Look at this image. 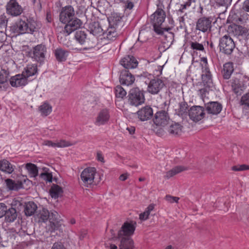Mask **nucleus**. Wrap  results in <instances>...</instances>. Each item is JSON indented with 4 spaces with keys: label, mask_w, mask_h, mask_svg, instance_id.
I'll return each mask as SVG.
<instances>
[{
    "label": "nucleus",
    "mask_w": 249,
    "mask_h": 249,
    "mask_svg": "<svg viewBox=\"0 0 249 249\" xmlns=\"http://www.w3.org/2000/svg\"><path fill=\"white\" fill-rule=\"evenodd\" d=\"M229 18L230 20H231L232 22H237L239 23V22L241 21L242 20V18L240 17H239L237 14H233L232 12H231Z\"/></svg>",
    "instance_id": "55"
},
{
    "label": "nucleus",
    "mask_w": 249,
    "mask_h": 249,
    "mask_svg": "<svg viewBox=\"0 0 249 249\" xmlns=\"http://www.w3.org/2000/svg\"><path fill=\"white\" fill-rule=\"evenodd\" d=\"M165 13L164 10L158 7L156 11L151 16V23L153 27L154 32L158 35H163L164 32H168L171 30L170 27H162V23L165 19ZM169 37L172 39L174 37V34L172 32H168Z\"/></svg>",
    "instance_id": "2"
},
{
    "label": "nucleus",
    "mask_w": 249,
    "mask_h": 249,
    "mask_svg": "<svg viewBox=\"0 0 249 249\" xmlns=\"http://www.w3.org/2000/svg\"><path fill=\"white\" fill-rule=\"evenodd\" d=\"M234 71L233 64L231 62L225 63L223 65L222 71L224 79H229Z\"/></svg>",
    "instance_id": "29"
},
{
    "label": "nucleus",
    "mask_w": 249,
    "mask_h": 249,
    "mask_svg": "<svg viewBox=\"0 0 249 249\" xmlns=\"http://www.w3.org/2000/svg\"><path fill=\"white\" fill-rule=\"evenodd\" d=\"M220 52L226 55H231L235 48L233 39L229 35H224L219 40Z\"/></svg>",
    "instance_id": "4"
},
{
    "label": "nucleus",
    "mask_w": 249,
    "mask_h": 249,
    "mask_svg": "<svg viewBox=\"0 0 249 249\" xmlns=\"http://www.w3.org/2000/svg\"><path fill=\"white\" fill-rule=\"evenodd\" d=\"M125 129L127 130L130 135L134 134L135 131V127L133 125H125Z\"/></svg>",
    "instance_id": "61"
},
{
    "label": "nucleus",
    "mask_w": 249,
    "mask_h": 249,
    "mask_svg": "<svg viewBox=\"0 0 249 249\" xmlns=\"http://www.w3.org/2000/svg\"><path fill=\"white\" fill-rule=\"evenodd\" d=\"M6 7L7 13L12 16H18L23 12V8L16 0H10Z\"/></svg>",
    "instance_id": "14"
},
{
    "label": "nucleus",
    "mask_w": 249,
    "mask_h": 249,
    "mask_svg": "<svg viewBox=\"0 0 249 249\" xmlns=\"http://www.w3.org/2000/svg\"><path fill=\"white\" fill-rule=\"evenodd\" d=\"M178 20L179 22L178 27L181 29H183L185 26L184 18L183 17H179L178 18Z\"/></svg>",
    "instance_id": "59"
},
{
    "label": "nucleus",
    "mask_w": 249,
    "mask_h": 249,
    "mask_svg": "<svg viewBox=\"0 0 249 249\" xmlns=\"http://www.w3.org/2000/svg\"><path fill=\"white\" fill-rule=\"evenodd\" d=\"M183 126V134H193L197 132L196 125H180Z\"/></svg>",
    "instance_id": "47"
},
{
    "label": "nucleus",
    "mask_w": 249,
    "mask_h": 249,
    "mask_svg": "<svg viewBox=\"0 0 249 249\" xmlns=\"http://www.w3.org/2000/svg\"><path fill=\"white\" fill-rule=\"evenodd\" d=\"M211 88L204 87L203 88L200 89L198 90V94L201 99H202L204 102H205L204 98L206 97L207 94L209 93Z\"/></svg>",
    "instance_id": "48"
},
{
    "label": "nucleus",
    "mask_w": 249,
    "mask_h": 249,
    "mask_svg": "<svg viewBox=\"0 0 249 249\" xmlns=\"http://www.w3.org/2000/svg\"><path fill=\"white\" fill-rule=\"evenodd\" d=\"M8 73L6 71L1 70L0 71V84H2L5 83L8 79Z\"/></svg>",
    "instance_id": "50"
},
{
    "label": "nucleus",
    "mask_w": 249,
    "mask_h": 249,
    "mask_svg": "<svg viewBox=\"0 0 249 249\" xmlns=\"http://www.w3.org/2000/svg\"><path fill=\"white\" fill-rule=\"evenodd\" d=\"M249 85V77L244 76L240 79L232 78L231 87L234 92L237 95H241L242 92Z\"/></svg>",
    "instance_id": "7"
},
{
    "label": "nucleus",
    "mask_w": 249,
    "mask_h": 249,
    "mask_svg": "<svg viewBox=\"0 0 249 249\" xmlns=\"http://www.w3.org/2000/svg\"><path fill=\"white\" fill-rule=\"evenodd\" d=\"M26 168L27 170L31 177H36L38 175L37 166L31 163H27Z\"/></svg>",
    "instance_id": "38"
},
{
    "label": "nucleus",
    "mask_w": 249,
    "mask_h": 249,
    "mask_svg": "<svg viewBox=\"0 0 249 249\" xmlns=\"http://www.w3.org/2000/svg\"><path fill=\"white\" fill-rule=\"evenodd\" d=\"M52 110V107L48 103H44L39 107V111L42 115H49Z\"/></svg>",
    "instance_id": "41"
},
{
    "label": "nucleus",
    "mask_w": 249,
    "mask_h": 249,
    "mask_svg": "<svg viewBox=\"0 0 249 249\" xmlns=\"http://www.w3.org/2000/svg\"><path fill=\"white\" fill-rule=\"evenodd\" d=\"M47 53V48L44 44H38L33 47L27 52V55L34 61L37 62L40 64L44 63Z\"/></svg>",
    "instance_id": "3"
},
{
    "label": "nucleus",
    "mask_w": 249,
    "mask_h": 249,
    "mask_svg": "<svg viewBox=\"0 0 249 249\" xmlns=\"http://www.w3.org/2000/svg\"><path fill=\"white\" fill-rule=\"evenodd\" d=\"M127 177L128 174L127 173L123 174L120 176L119 179L122 181H124L127 178Z\"/></svg>",
    "instance_id": "64"
},
{
    "label": "nucleus",
    "mask_w": 249,
    "mask_h": 249,
    "mask_svg": "<svg viewBox=\"0 0 249 249\" xmlns=\"http://www.w3.org/2000/svg\"><path fill=\"white\" fill-rule=\"evenodd\" d=\"M37 23L33 18L22 17L10 27L11 32L16 35L33 34L36 31Z\"/></svg>",
    "instance_id": "1"
},
{
    "label": "nucleus",
    "mask_w": 249,
    "mask_h": 249,
    "mask_svg": "<svg viewBox=\"0 0 249 249\" xmlns=\"http://www.w3.org/2000/svg\"><path fill=\"white\" fill-rule=\"evenodd\" d=\"M82 21L74 17L69 22L66 23V25L63 30V33L66 36H69L72 32L80 28L82 25Z\"/></svg>",
    "instance_id": "10"
},
{
    "label": "nucleus",
    "mask_w": 249,
    "mask_h": 249,
    "mask_svg": "<svg viewBox=\"0 0 249 249\" xmlns=\"http://www.w3.org/2000/svg\"><path fill=\"white\" fill-rule=\"evenodd\" d=\"M5 221L7 222H14L17 217V213L16 210L14 208H11L7 209L5 214Z\"/></svg>",
    "instance_id": "32"
},
{
    "label": "nucleus",
    "mask_w": 249,
    "mask_h": 249,
    "mask_svg": "<svg viewBox=\"0 0 249 249\" xmlns=\"http://www.w3.org/2000/svg\"><path fill=\"white\" fill-rule=\"evenodd\" d=\"M211 27V21L207 18H199L196 23V29L202 31L206 32Z\"/></svg>",
    "instance_id": "23"
},
{
    "label": "nucleus",
    "mask_w": 249,
    "mask_h": 249,
    "mask_svg": "<svg viewBox=\"0 0 249 249\" xmlns=\"http://www.w3.org/2000/svg\"><path fill=\"white\" fill-rule=\"evenodd\" d=\"M7 210V206L4 203H0V218L5 215Z\"/></svg>",
    "instance_id": "57"
},
{
    "label": "nucleus",
    "mask_w": 249,
    "mask_h": 249,
    "mask_svg": "<svg viewBox=\"0 0 249 249\" xmlns=\"http://www.w3.org/2000/svg\"><path fill=\"white\" fill-rule=\"evenodd\" d=\"M168 133L172 136H178L183 134V126L180 125H166Z\"/></svg>",
    "instance_id": "26"
},
{
    "label": "nucleus",
    "mask_w": 249,
    "mask_h": 249,
    "mask_svg": "<svg viewBox=\"0 0 249 249\" xmlns=\"http://www.w3.org/2000/svg\"><path fill=\"white\" fill-rule=\"evenodd\" d=\"M135 80L134 76L129 71L124 70L121 72L119 80L122 85L127 86L131 85Z\"/></svg>",
    "instance_id": "20"
},
{
    "label": "nucleus",
    "mask_w": 249,
    "mask_h": 249,
    "mask_svg": "<svg viewBox=\"0 0 249 249\" xmlns=\"http://www.w3.org/2000/svg\"><path fill=\"white\" fill-rule=\"evenodd\" d=\"M188 111L190 118L195 122L201 120L205 115L204 107L200 106H194Z\"/></svg>",
    "instance_id": "9"
},
{
    "label": "nucleus",
    "mask_w": 249,
    "mask_h": 249,
    "mask_svg": "<svg viewBox=\"0 0 249 249\" xmlns=\"http://www.w3.org/2000/svg\"><path fill=\"white\" fill-rule=\"evenodd\" d=\"M202 69L201 79L203 86L208 88H212L213 84L212 75L209 68L208 67H205Z\"/></svg>",
    "instance_id": "18"
},
{
    "label": "nucleus",
    "mask_w": 249,
    "mask_h": 249,
    "mask_svg": "<svg viewBox=\"0 0 249 249\" xmlns=\"http://www.w3.org/2000/svg\"><path fill=\"white\" fill-rule=\"evenodd\" d=\"M88 31L93 36H98L102 34V29L99 22H91L89 24Z\"/></svg>",
    "instance_id": "24"
},
{
    "label": "nucleus",
    "mask_w": 249,
    "mask_h": 249,
    "mask_svg": "<svg viewBox=\"0 0 249 249\" xmlns=\"http://www.w3.org/2000/svg\"><path fill=\"white\" fill-rule=\"evenodd\" d=\"M153 122L154 124H167L170 123V119L166 111L160 110L155 114Z\"/></svg>",
    "instance_id": "15"
},
{
    "label": "nucleus",
    "mask_w": 249,
    "mask_h": 249,
    "mask_svg": "<svg viewBox=\"0 0 249 249\" xmlns=\"http://www.w3.org/2000/svg\"><path fill=\"white\" fill-rule=\"evenodd\" d=\"M188 104L186 102H181L179 104V112L181 114L183 115L185 113H187L188 110Z\"/></svg>",
    "instance_id": "52"
},
{
    "label": "nucleus",
    "mask_w": 249,
    "mask_h": 249,
    "mask_svg": "<svg viewBox=\"0 0 249 249\" xmlns=\"http://www.w3.org/2000/svg\"><path fill=\"white\" fill-rule=\"evenodd\" d=\"M42 145L47 146L48 147H52L54 148L56 147L55 142H53L50 140H44L42 142Z\"/></svg>",
    "instance_id": "58"
},
{
    "label": "nucleus",
    "mask_w": 249,
    "mask_h": 249,
    "mask_svg": "<svg viewBox=\"0 0 249 249\" xmlns=\"http://www.w3.org/2000/svg\"><path fill=\"white\" fill-rule=\"evenodd\" d=\"M207 112L212 115H217L222 109V105L218 102H209L204 104Z\"/></svg>",
    "instance_id": "16"
},
{
    "label": "nucleus",
    "mask_w": 249,
    "mask_h": 249,
    "mask_svg": "<svg viewBox=\"0 0 249 249\" xmlns=\"http://www.w3.org/2000/svg\"><path fill=\"white\" fill-rule=\"evenodd\" d=\"M8 19L4 14L0 16V32H4L6 31Z\"/></svg>",
    "instance_id": "46"
},
{
    "label": "nucleus",
    "mask_w": 249,
    "mask_h": 249,
    "mask_svg": "<svg viewBox=\"0 0 249 249\" xmlns=\"http://www.w3.org/2000/svg\"><path fill=\"white\" fill-rule=\"evenodd\" d=\"M96 159L98 161L104 163V157L101 151H98L96 154Z\"/></svg>",
    "instance_id": "60"
},
{
    "label": "nucleus",
    "mask_w": 249,
    "mask_h": 249,
    "mask_svg": "<svg viewBox=\"0 0 249 249\" xmlns=\"http://www.w3.org/2000/svg\"><path fill=\"white\" fill-rule=\"evenodd\" d=\"M228 32L229 34L238 37L241 36L245 37L249 34V29L245 27L231 24L228 27Z\"/></svg>",
    "instance_id": "13"
},
{
    "label": "nucleus",
    "mask_w": 249,
    "mask_h": 249,
    "mask_svg": "<svg viewBox=\"0 0 249 249\" xmlns=\"http://www.w3.org/2000/svg\"><path fill=\"white\" fill-rule=\"evenodd\" d=\"M232 170L234 171H242L249 170V165L247 164H238L232 167Z\"/></svg>",
    "instance_id": "49"
},
{
    "label": "nucleus",
    "mask_w": 249,
    "mask_h": 249,
    "mask_svg": "<svg viewBox=\"0 0 249 249\" xmlns=\"http://www.w3.org/2000/svg\"><path fill=\"white\" fill-rule=\"evenodd\" d=\"M243 8L246 11L249 12V0H246L244 1L243 5Z\"/></svg>",
    "instance_id": "63"
},
{
    "label": "nucleus",
    "mask_w": 249,
    "mask_h": 249,
    "mask_svg": "<svg viewBox=\"0 0 249 249\" xmlns=\"http://www.w3.org/2000/svg\"><path fill=\"white\" fill-rule=\"evenodd\" d=\"M109 117L108 110L107 109H102L97 117L96 122L101 124L107 123Z\"/></svg>",
    "instance_id": "28"
},
{
    "label": "nucleus",
    "mask_w": 249,
    "mask_h": 249,
    "mask_svg": "<svg viewBox=\"0 0 249 249\" xmlns=\"http://www.w3.org/2000/svg\"><path fill=\"white\" fill-rule=\"evenodd\" d=\"M136 228V222L133 221H126L122 226L118 233V238L129 237L133 235Z\"/></svg>",
    "instance_id": "8"
},
{
    "label": "nucleus",
    "mask_w": 249,
    "mask_h": 249,
    "mask_svg": "<svg viewBox=\"0 0 249 249\" xmlns=\"http://www.w3.org/2000/svg\"><path fill=\"white\" fill-rule=\"evenodd\" d=\"M120 64L124 68L129 69L136 68L138 62L133 56L126 55L121 60Z\"/></svg>",
    "instance_id": "21"
},
{
    "label": "nucleus",
    "mask_w": 249,
    "mask_h": 249,
    "mask_svg": "<svg viewBox=\"0 0 249 249\" xmlns=\"http://www.w3.org/2000/svg\"><path fill=\"white\" fill-rule=\"evenodd\" d=\"M55 143L56 147H65L71 146V145L70 142L63 140L55 142Z\"/></svg>",
    "instance_id": "53"
},
{
    "label": "nucleus",
    "mask_w": 249,
    "mask_h": 249,
    "mask_svg": "<svg viewBox=\"0 0 249 249\" xmlns=\"http://www.w3.org/2000/svg\"><path fill=\"white\" fill-rule=\"evenodd\" d=\"M120 240L119 249H133L134 241L131 237H125L119 238Z\"/></svg>",
    "instance_id": "25"
},
{
    "label": "nucleus",
    "mask_w": 249,
    "mask_h": 249,
    "mask_svg": "<svg viewBox=\"0 0 249 249\" xmlns=\"http://www.w3.org/2000/svg\"><path fill=\"white\" fill-rule=\"evenodd\" d=\"M75 15L73 8L71 5L66 6L61 10L59 14V20L64 24L71 19Z\"/></svg>",
    "instance_id": "12"
},
{
    "label": "nucleus",
    "mask_w": 249,
    "mask_h": 249,
    "mask_svg": "<svg viewBox=\"0 0 249 249\" xmlns=\"http://www.w3.org/2000/svg\"><path fill=\"white\" fill-rule=\"evenodd\" d=\"M179 197L176 196H173L170 195H166L165 197V199L170 203H178Z\"/></svg>",
    "instance_id": "56"
},
{
    "label": "nucleus",
    "mask_w": 249,
    "mask_h": 249,
    "mask_svg": "<svg viewBox=\"0 0 249 249\" xmlns=\"http://www.w3.org/2000/svg\"><path fill=\"white\" fill-rule=\"evenodd\" d=\"M190 48L194 51L204 52L205 49L204 45L202 43H199L196 41H191L190 42Z\"/></svg>",
    "instance_id": "44"
},
{
    "label": "nucleus",
    "mask_w": 249,
    "mask_h": 249,
    "mask_svg": "<svg viewBox=\"0 0 249 249\" xmlns=\"http://www.w3.org/2000/svg\"><path fill=\"white\" fill-rule=\"evenodd\" d=\"M114 90L115 96L117 98L123 99L126 95V91L121 86H116Z\"/></svg>",
    "instance_id": "45"
},
{
    "label": "nucleus",
    "mask_w": 249,
    "mask_h": 249,
    "mask_svg": "<svg viewBox=\"0 0 249 249\" xmlns=\"http://www.w3.org/2000/svg\"><path fill=\"white\" fill-rule=\"evenodd\" d=\"M36 205L33 202H29L25 207V213L27 216H31L34 214L37 209Z\"/></svg>",
    "instance_id": "33"
},
{
    "label": "nucleus",
    "mask_w": 249,
    "mask_h": 249,
    "mask_svg": "<svg viewBox=\"0 0 249 249\" xmlns=\"http://www.w3.org/2000/svg\"><path fill=\"white\" fill-rule=\"evenodd\" d=\"M25 77L28 79V78L35 75L37 73V67L35 64H29L24 68V71H22Z\"/></svg>",
    "instance_id": "27"
},
{
    "label": "nucleus",
    "mask_w": 249,
    "mask_h": 249,
    "mask_svg": "<svg viewBox=\"0 0 249 249\" xmlns=\"http://www.w3.org/2000/svg\"><path fill=\"white\" fill-rule=\"evenodd\" d=\"M96 170L94 167L85 168L81 173L80 177L83 185L87 187L96 185L99 180L95 179Z\"/></svg>",
    "instance_id": "5"
},
{
    "label": "nucleus",
    "mask_w": 249,
    "mask_h": 249,
    "mask_svg": "<svg viewBox=\"0 0 249 249\" xmlns=\"http://www.w3.org/2000/svg\"><path fill=\"white\" fill-rule=\"evenodd\" d=\"M41 178L44 180L52 182L53 179V176L52 173H43L40 174Z\"/></svg>",
    "instance_id": "54"
},
{
    "label": "nucleus",
    "mask_w": 249,
    "mask_h": 249,
    "mask_svg": "<svg viewBox=\"0 0 249 249\" xmlns=\"http://www.w3.org/2000/svg\"><path fill=\"white\" fill-rule=\"evenodd\" d=\"M58 213L55 211L51 213L49 212V224L48 225V229L51 232L58 230L61 226L60 222L58 220Z\"/></svg>",
    "instance_id": "19"
},
{
    "label": "nucleus",
    "mask_w": 249,
    "mask_h": 249,
    "mask_svg": "<svg viewBox=\"0 0 249 249\" xmlns=\"http://www.w3.org/2000/svg\"><path fill=\"white\" fill-rule=\"evenodd\" d=\"M10 83L13 87H23L28 84V79L25 77L24 74H18L11 77Z\"/></svg>",
    "instance_id": "17"
},
{
    "label": "nucleus",
    "mask_w": 249,
    "mask_h": 249,
    "mask_svg": "<svg viewBox=\"0 0 249 249\" xmlns=\"http://www.w3.org/2000/svg\"><path fill=\"white\" fill-rule=\"evenodd\" d=\"M165 86L163 81L160 78L151 79L147 87L148 91L152 94H158Z\"/></svg>",
    "instance_id": "11"
},
{
    "label": "nucleus",
    "mask_w": 249,
    "mask_h": 249,
    "mask_svg": "<svg viewBox=\"0 0 249 249\" xmlns=\"http://www.w3.org/2000/svg\"><path fill=\"white\" fill-rule=\"evenodd\" d=\"M0 170L8 174H11L14 170V166L8 160L0 161Z\"/></svg>",
    "instance_id": "31"
},
{
    "label": "nucleus",
    "mask_w": 249,
    "mask_h": 249,
    "mask_svg": "<svg viewBox=\"0 0 249 249\" xmlns=\"http://www.w3.org/2000/svg\"><path fill=\"white\" fill-rule=\"evenodd\" d=\"M103 34L109 40H113L117 36L116 29L112 26H109Z\"/></svg>",
    "instance_id": "40"
},
{
    "label": "nucleus",
    "mask_w": 249,
    "mask_h": 249,
    "mask_svg": "<svg viewBox=\"0 0 249 249\" xmlns=\"http://www.w3.org/2000/svg\"><path fill=\"white\" fill-rule=\"evenodd\" d=\"M185 170V168L182 166H177L172 168L171 170L167 172L166 173V175L165 177L169 179L170 178L173 177L175 175L184 171Z\"/></svg>",
    "instance_id": "35"
},
{
    "label": "nucleus",
    "mask_w": 249,
    "mask_h": 249,
    "mask_svg": "<svg viewBox=\"0 0 249 249\" xmlns=\"http://www.w3.org/2000/svg\"><path fill=\"white\" fill-rule=\"evenodd\" d=\"M62 193L63 190L62 188L57 185H53L50 190L51 197L54 198H58L59 196L62 195Z\"/></svg>",
    "instance_id": "34"
},
{
    "label": "nucleus",
    "mask_w": 249,
    "mask_h": 249,
    "mask_svg": "<svg viewBox=\"0 0 249 249\" xmlns=\"http://www.w3.org/2000/svg\"><path fill=\"white\" fill-rule=\"evenodd\" d=\"M154 208V205L153 204L149 205L146 209L145 211L139 215V218L142 220L147 219L151 212L153 210Z\"/></svg>",
    "instance_id": "43"
},
{
    "label": "nucleus",
    "mask_w": 249,
    "mask_h": 249,
    "mask_svg": "<svg viewBox=\"0 0 249 249\" xmlns=\"http://www.w3.org/2000/svg\"><path fill=\"white\" fill-rule=\"evenodd\" d=\"M241 105L246 112L249 111V92L244 94L241 98Z\"/></svg>",
    "instance_id": "37"
},
{
    "label": "nucleus",
    "mask_w": 249,
    "mask_h": 249,
    "mask_svg": "<svg viewBox=\"0 0 249 249\" xmlns=\"http://www.w3.org/2000/svg\"><path fill=\"white\" fill-rule=\"evenodd\" d=\"M69 54L68 51L61 48H57L54 51V55L57 60L59 62L65 61Z\"/></svg>",
    "instance_id": "30"
},
{
    "label": "nucleus",
    "mask_w": 249,
    "mask_h": 249,
    "mask_svg": "<svg viewBox=\"0 0 249 249\" xmlns=\"http://www.w3.org/2000/svg\"><path fill=\"white\" fill-rule=\"evenodd\" d=\"M75 38L76 40L80 44H84L87 38V34L84 31H78L75 34Z\"/></svg>",
    "instance_id": "39"
},
{
    "label": "nucleus",
    "mask_w": 249,
    "mask_h": 249,
    "mask_svg": "<svg viewBox=\"0 0 249 249\" xmlns=\"http://www.w3.org/2000/svg\"><path fill=\"white\" fill-rule=\"evenodd\" d=\"M5 183L7 188L11 190H17L20 188V184L10 178L6 179Z\"/></svg>",
    "instance_id": "42"
},
{
    "label": "nucleus",
    "mask_w": 249,
    "mask_h": 249,
    "mask_svg": "<svg viewBox=\"0 0 249 249\" xmlns=\"http://www.w3.org/2000/svg\"><path fill=\"white\" fill-rule=\"evenodd\" d=\"M128 96L129 103L132 106L137 107L144 103L145 101L143 92L138 88L132 89Z\"/></svg>",
    "instance_id": "6"
},
{
    "label": "nucleus",
    "mask_w": 249,
    "mask_h": 249,
    "mask_svg": "<svg viewBox=\"0 0 249 249\" xmlns=\"http://www.w3.org/2000/svg\"><path fill=\"white\" fill-rule=\"evenodd\" d=\"M52 249H65L61 243H55L53 244Z\"/></svg>",
    "instance_id": "62"
},
{
    "label": "nucleus",
    "mask_w": 249,
    "mask_h": 249,
    "mask_svg": "<svg viewBox=\"0 0 249 249\" xmlns=\"http://www.w3.org/2000/svg\"><path fill=\"white\" fill-rule=\"evenodd\" d=\"M152 129L159 136L161 137L167 134V126L164 125H152Z\"/></svg>",
    "instance_id": "36"
},
{
    "label": "nucleus",
    "mask_w": 249,
    "mask_h": 249,
    "mask_svg": "<svg viewBox=\"0 0 249 249\" xmlns=\"http://www.w3.org/2000/svg\"><path fill=\"white\" fill-rule=\"evenodd\" d=\"M138 118L142 121H147L152 118L153 115V111L152 107L145 106L137 112Z\"/></svg>",
    "instance_id": "22"
},
{
    "label": "nucleus",
    "mask_w": 249,
    "mask_h": 249,
    "mask_svg": "<svg viewBox=\"0 0 249 249\" xmlns=\"http://www.w3.org/2000/svg\"><path fill=\"white\" fill-rule=\"evenodd\" d=\"M49 218V212L48 210L43 209L40 214V220L43 222H46Z\"/></svg>",
    "instance_id": "51"
}]
</instances>
